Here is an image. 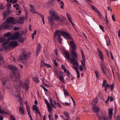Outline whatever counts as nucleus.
Instances as JSON below:
<instances>
[{
  "label": "nucleus",
  "instance_id": "18",
  "mask_svg": "<svg viewBox=\"0 0 120 120\" xmlns=\"http://www.w3.org/2000/svg\"><path fill=\"white\" fill-rule=\"evenodd\" d=\"M49 22V24L51 25H53L54 23V21L53 19L52 18H51L50 17H48Z\"/></svg>",
  "mask_w": 120,
  "mask_h": 120
},
{
  "label": "nucleus",
  "instance_id": "33",
  "mask_svg": "<svg viewBox=\"0 0 120 120\" xmlns=\"http://www.w3.org/2000/svg\"><path fill=\"white\" fill-rule=\"evenodd\" d=\"M41 47V45H40V44H39L38 47L37 49V51L36 54L37 55V56H38L39 54V50L40 49Z\"/></svg>",
  "mask_w": 120,
  "mask_h": 120
},
{
  "label": "nucleus",
  "instance_id": "45",
  "mask_svg": "<svg viewBox=\"0 0 120 120\" xmlns=\"http://www.w3.org/2000/svg\"><path fill=\"white\" fill-rule=\"evenodd\" d=\"M44 65L46 67H47L50 68V67H51V66L50 65L48 64H46V63L44 64Z\"/></svg>",
  "mask_w": 120,
  "mask_h": 120
},
{
  "label": "nucleus",
  "instance_id": "60",
  "mask_svg": "<svg viewBox=\"0 0 120 120\" xmlns=\"http://www.w3.org/2000/svg\"><path fill=\"white\" fill-rule=\"evenodd\" d=\"M28 114L29 115V116L30 117V120H33L32 119V117L31 115V113L29 114Z\"/></svg>",
  "mask_w": 120,
  "mask_h": 120
},
{
  "label": "nucleus",
  "instance_id": "47",
  "mask_svg": "<svg viewBox=\"0 0 120 120\" xmlns=\"http://www.w3.org/2000/svg\"><path fill=\"white\" fill-rule=\"evenodd\" d=\"M42 88L44 89V91L45 92H47L48 91V90L45 88L44 86H42Z\"/></svg>",
  "mask_w": 120,
  "mask_h": 120
},
{
  "label": "nucleus",
  "instance_id": "30",
  "mask_svg": "<svg viewBox=\"0 0 120 120\" xmlns=\"http://www.w3.org/2000/svg\"><path fill=\"white\" fill-rule=\"evenodd\" d=\"M0 113H4L6 114L8 113V112L5 110L0 109Z\"/></svg>",
  "mask_w": 120,
  "mask_h": 120
},
{
  "label": "nucleus",
  "instance_id": "32",
  "mask_svg": "<svg viewBox=\"0 0 120 120\" xmlns=\"http://www.w3.org/2000/svg\"><path fill=\"white\" fill-rule=\"evenodd\" d=\"M27 111L28 114L30 113V107L28 106H26Z\"/></svg>",
  "mask_w": 120,
  "mask_h": 120
},
{
  "label": "nucleus",
  "instance_id": "34",
  "mask_svg": "<svg viewBox=\"0 0 120 120\" xmlns=\"http://www.w3.org/2000/svg\"><path fill=\"white\" fill-rule=\"evenodd\" d=\"M85 58L82 59V60H81V62L83 66H85Z\"/></svg>",
  "mask_w": 120,
  "mask_h": 120
},
{
  "label": "nucleus",
  "instance_id": "24",
  "mask_svg": "<svg viewBox=\"0 0 120 120\" xmlns=\"http://www.w3.org/2000/svg\"><path fill=\"white\" fill-rule=\"evenodd\" d=\"M30 7L31 8V11L33 14L36 13V11L34 7L31 5H30Z\"/></svg>",
  "mask_w": 120,
  "mask_h": 120
},
{
  "label": "nucleus",
  "instance_id": "13",
  "mask_svg": "<svg viewBox=\"0 0 120 120\" xmlns=\"http://www.w3.org/2000/svg\"><path fill=\"white\" fill-rule=\"evenodd\" d=\"M71 54L73 58H71V59L72 58L74 59L75 60L77 61L76 58L78 57V56L76 53V51L71 50Z\"/></svg>",
  "mask_w": 120,
  "mask_h": 120
},
{
  "label": "nucleus",
  "instance_id": "27",
  "mask_svg": "<svg viewBox=\"0 0 120 120\" xmlns=\"http://www.w3.org/2000/svg\"><path fill=\"white\" fill-rule=\"evenodd\" d=\"M66 15L69 21L72 20L71 17L70 15L69 14L67 13L66 14Z\"/></svg>",
  "mask_w": 120,
  "mask_h": 120
},
{
  "label": "nucleus",
  "instance_id": "14",
  "mask_svg": "<svg viewBox=\"0 0 120 120\" xmlns=\"http://www.w3.org/2000/svg\"><path fill=\"white\" fill-rule=\"evenodd\" d=\"M97 51L99 53V56L102 62L104 61L103 54L102 51L99 49H98Z\"/></svg>",
  "mask_w": 120,
  "mask_h": 120
},
{
  "label": "nucleus",
  "instance_id": "20",
  "mask_svg": "<svg viewBox=\"0 0 120 120\" xmlns=\"http://www.w3.org/2000/svg\"><path fill=\"white\" fill-rule=\"evenodd\" d=\"M1 82L3 85H4L7 81V79L5 77L2 78L1 79Z\"/></svg>",
  "mask_w": 120,
  "mask_h": 120
},
{
  "label": "nucleus",
  "instance_id": "6",
  "mask_svg": "<svg viewBox=\"0 0 120 120\" xmlns=\"http://www.w3.org/2000/svg\"><path fill=\"white\" fill-rule=\"evenodd\" d=\"M6 23L8 24L9 26V29H10L12 27V26L11 25H9V23H11L13 24H15L16 23V21L13 17H10L7 19L6 22H5Z\"/></svg>",
  "mask_w": 120,
  "mask_h": 120
},
{
  "label": "nucleus",
  "instance_id": "25",
  "mask_svg": "<svg viewBox=\"0 0 120 120\" xmlns=\"http://www.w3.org/2000/svg\"><path fill=\"white\" fill-rule=\"evenodd\" d=\"M19 110L20 113L22 114H24V112L22 107L21 106L20 107Z\"/></svg>",
  "mask_w": 120,
  "mask_h": 120
},
{
  "label": "nucleus",
  "instance_id": "31",
  "mask_svg": "<svg viewBox=\"0 0 120 120\" xmlns=\"http://www.w3.org/2000/svg\"><path fill=\"white\" fill-rule=\"evenodd\" d=\"M64 115L66 117L68 118H70V117L69 115V114L67 112H64Z\"/></svg>",
  "mask_w": 120,
  "mask_h": 120
},
{
  "label": "nucleus",
  "instance_id": "19",
  "mask_svg": "<svg viewBox=\"0 0 120 120\" xmlns=\"http://www.w3.org/2000/svg\"><path fill=\"white\" fill-rule=\"evenodd\" d=\"M93 111L95 113H98L99 111V108L96 106H94L92 108Z\"/></svg>",
  "mask_w": 120,
  "mask_h": 120
},
{
  "label": "nucleus",
  "instance_id": "62",
  "mask_svg": "<svg viewBox=\"0 0 120 120\" xmlns=\"http://www.w3.org/2000/svg\"><path fill=\"white\" fill-rule=\"evenodd\" d=\"M57 105L59 107H60V108H62V107L61 106V105L60 103L58 102L57 103Z\"/></svg>",
  "mask_w": 120,
  "mask_h": 120
},
{
  "label": "nucleus",
  "instance_id": "5",
  "mask_svg": "<svg viewBox=\"0 0 120 120\" xmlns=\"http://www.w3.org/2000/svg\"><path fill=\"white\" fill-rule=\"evenodd\" d=\"M49 13L50 15V17H53L55 21L60 22V17L58 16L56 14L55 10H51L49 11Z\"/></svg>",
  "mask_w": 120,
  "mask_h": 120
},
{
  "label": "nucleus",
  "instance_id": "26",
  "mask_svg": "<svg viewBox=\"0 0 120 120\" xmlns=\"http://www.w3.org/2000/svg\"><path fill=\"white\" fill-rule=\"evenodd\" d=\"M32 79L36 83H38L39 82L38 78L37 77H34L32 78Z\"/></svg>",
  "mask_w": 120,
  "mask_h": 120
},
{
  "label": "nucleus",
  "instance_id": "51",
  "mask_svg": "<svg viewBox=\"0 0 120 120\" xmlns=\"http://www.w3.org/2000/svg\"><path fill=\"white\" fill-rule=\"evenodd\" d=\"M95 73L96 74V77H98V71L97 70H96L95 71Z\"/></svg>",
  "mask_w": 120,
  "mask_h": 120
},
{
  "label": "nucleus",
  "instance_id": "15",
  "mask_svg": "<svg viewBox=\"0 0 120 120\" xmlns=\"http://www.w3.org/2000/svg\"><path fill=\"white\" fill-rule=\"evenodd\" d=\"M63 73L61 72L59 75H57V77L59 79L60 81L63 83H65V80L63 77L61 76V75L62 74L63 75Z\"/></svg>",
  "mask_w": 120,
  "mask_h": 120
},
{
  "label": "nucleus",
  "instance_id": "41",
  "mask_svg": "<svg viewBox=\"0 0 120 120\" xmlns=\"http://www.w3.org/2000/svg\"><path fill=\"white\" fill-rule=\"evenodd\" d=\"M58 38V42L60 44H61L62 43V39L61 38V37Z\"/></svg>",
  "mask_w": 120,
  "mask_h": 120
},
{
  "label": "nucleus",
  "instance_id": "37",
  "mask_svg": "<svg viewBox=\"0 0 120 120\" xmlns=\"http://www.w3.org/2000/svg\"><path fill=\"white\" fill-rule=\"evenodd\" d=\"M60 4L61 5L60 8L62 9H64L63 7L64 6V4L63 1H61L60 2Z\"/></svg>",
  "mask_w": 120,
  "mask_h": 120
},
{
  "label": "nucleus",
  "instance_id": "17",
  "mask_svg": "<svg viewBox=\"0 0 120 120\" xmlns=\"http://www.w3.org/2000/svg\"><path fill=\"white\" fill-rule=\"evenodd\" d=\"M65 55V57H66L67 60L70 61H71V59H70L71 55L69 52H64Z\"/></svg>",
  "mask_w": 120,
  "mask_h": 120
},
{
  "label": "nucleus",
  "instance_id": "64",
  "mask_svg": "<svg viewBox=\"0 0 120 120\" xmlns=\"http://www.w3.org/2000/svg\"><path fill=\"white\" fill-rule=\"evenodd\" d=\"M66 73L67 74V76H69L70 72L68 70H67V72H66Z\"/></svg>",
  "mask_w": 120,
  "mask_h": 120
},
{
  "label": "nucleus",
  "instance_id": "9",
  "mask_svg": "<svg viewBox=\"0 0 120 120\" xmlns=\"http://www.w3.org/2000/svg\"><path fill=\"white\" fill-rule=\"evenodd\" d=\"M62 36L65 39L72 40V38L70 34L64 31L63 30H62Z\"/></svg>",
  "mask_w": 120,
  "mask_h": 120
},
{
  "label": "nucleus",
  "instance_id": "46",
  "mask_svg": "<svg viewBox=\"0 0 120 120\" xmlns=\"http://www.w3.org/2000/svg\"><path fill=\"white\" fill-rule=\"evenodd\" d=\"M99 27L100 29L101 30H102L103 32H104L105 31V30L103 29V27L102 26H101V25H99Z\"/></svg>",
  "mask_w": 120,
  "mask_h": 120
},
{
  "label": "nucleus",
  "instance_id": "11",
  "mask_svg": "<svg viewBox=\"0 0 120 120\" xmlns=\"http://www.w3.org/2000/svg\"><path fill=\"white\" fill-rule=\"evenodd\" d=\"M20 34L19 32H16L13 35L8 38V39L9 40H16L19 38Z\"/></svg>",
  "mask_w": 120,
  "mask_h": 120
},
{
  "label": "nucleus",
  "instance_id": "52",
  "mask_svg": "<svg viewBox=\"0 0 120 120\" xmlns=\"http://www.w3.org/2000/svg\"><path fill=\"white\" fill-rule=\"evenodd\" d=\"M110 86L111 87V90H113L114 88V85L113 84H112L110 85Z\"/></svg>",
  "mask_w": 120,
  "mask_h": 120
},
{
  "label": "nucleus",
  "instance_id": "59",
  "mask_svg": "<svg viewBox=\"0 0 120 120\" xmlns=\"http://www.w3.org/2000/svg\"><path fill=\"white\" fill-rule=\"evenodd\" d=\"M4 98V97L2 95L1 92L0 91V99H1Z\"/></svg>",
  "mask_w": 120,
  "mask_h": 120
},
{
  "label": "nucleus",
  "instance_id": "29",
  "mask_svg": "<svg viewBox=\"0 0 120 120\" xmlns=\"http://www.w3.org/2000/svg\"><path fill=\"white\" fill-rule=\"evenodd\" d=\"M33 110L36 111V112L38 110H39L37 106L34 105L33 107Z\"/></svg>",
  "mask_w": 120,
  "mask_h": 120
},
{
  "label": "nucleus",
  "instance_id": "58",
  "mask_svg": "<svg viewBox=\"0 0 120 120\" xmlns=\"http://www.w3.org/2000/svg\"><path fill=\"white\" fill-rule=\"evenodd\" d=\"M13 6L14 7H19V5L18 4H14L13 5Z\"/></svg>",
  "mask_w": 120,
  "mask_h": 120
},
{
  "label": "nucleus",
  "instance_id": "63",
  "mask_svg": "<svg viewBox=\"0 0 120 120\" xmlns=\"http://www.w3.org/2000/svg\"><path fill=\"white\" fill-rule=\"evenodd\" d=\"M106 42L107 45V46H108L109 45V44L110 43V41H106Z\"/></svg>",
  "mask_w": 120,
  "mask_h": 120
},
{
  "label": "nucleus",
  "instance_id": "55",
  "mask_svg": "<svg viewBox=\"0 0 120 120\" xmlns=\"http://www.w3.org/2000/svg\"><path fill=\"white\" fill-rule=\"evenodd\" d=\"M10 118L11 120H15L14 117L12 116H11Z\"/></svg>",
  "mask_w": 120,
  "mask_h": 120
},
{
  "label": "nucleus",
  "instance_id": "40",
  "mask_svg": "<svg viewBox=\"0 0 120 120\" xmlns=\"http://www.w3.org/2000/svg\"><path fill=\"white\" fill-rule=\"evenodd\" d=\"M107 81L106 80H104L103 82V83L102 84V86L103 87H105L106 85V83Z\"/></svg>",
  "mask_w": 120,
  "mask_h": 120
},
{
  "label": "nucleus",
  "instance_id": "61",
  "mask_svg": "<svg viewBox=\"0 0 120 120\" xmlns=\"http://www.w3.org/2000/svg\"><path fill=\"white\" fill-rule=\"evenodd\" d=\"M61 67L62 68L63 70L65 68V66L63 64L61 65Z\"/></svg>",
  "mask_w": 120,
  "mask_h": 120
},
{
  "label": "nucleus",
  "instance_id": "35",
  "mask_svg": "<svg viewBox=\"0 0 120 120\" xmlns=\"http://www.w3.org/2000/svg\"><path fill=\"white\" fill-rule=\"evenodd\" d=\"M24 39L22 37H20V38H19L18 40L19 41L21 42H23L24 41Z\"/></svg>",
  "mask_w": 120,
  "mask_h": 120
},
{
  "label": "nucleus",
  "instance_id": "39",
  "mask_svg": "<svg viewBox=\"0 0 120 120\" xmlns=\"http://www.w3.org/2000/svg\"><path fill=\"white\" fill-rule=\"evenodd\" d=\"M81 52L82 59L85 58V57L83 51L82 49L81 50Z\"/></svg>",
  "mask_w": 120,
  "mask_h": 120
},
{
  "label": "nucleus",
  "instance_id": "38",
  "mask_svg": "<svg viewBox=\"0 0 120 120\" xmlns=\"http://www.w3.org/2000/svg\"><path fill=\"white\" fill-rule=\"evenodd\" d=\"M17 1L18 0H10V2L13 4H14L16 3Z\"/></svg>",
  "mask_w": 120,
  "mask_h": 120
},
{
  "label": "nucleus",
  "instance_id": "48",
  "mask_svg": "<svg viewBox=\"0 0 120 120\" xmlns=\"http://www.w3.org/2000/svg\"><path fill=\"white\" fill-rule=\"evenodd\" d=\"M64 94L65 96H67L68 95V92L66 91H64Z\"/></svg>",
  "mask_w": 120,
  "mask_h": 120
},
{
  "label": "nucleus",
  "instance_id": "53",
  "mask_svg": "<svg viewBox=\"0 0 120 120\" xmlns=\"http://www.w3.org/2000/svg\"><path fill=\"white\" fill-rule=\"evenodd\" d=\"M3 59L2 56L0 52V60H2Z\"/></svg>",
  "mask_w": 120,
  "mask_h": 120
},
{
  "label": "nucleus",
  "instance_id": "56",
  "mask_svg": "<svg viewBox=\"0 0 120 120\" xmlns=\"http://www.w3.org/2000/svg\"><path fill=\"white\" fill-rule=\"evenodd\" d=\"M94 10L98 13H100V11L96 8Z\"/></svg>",
  "mask_w": 120,
  "mask_h": 120
},
{
  "label": "nucleus",
  "instance_id": "49",
  "mask_svg": "<svg viewBox=\"0 0 120 120\" xmlns=\"http://www.w3.org/2000/svg\"><path fill=\"white\" fill-rule=\"evenodd\" d=\"M50 104L51 105V106L55 109L56 108L55 105L54 104L53 102L51 103Z\"/></svg>",
  "mask_w": 120,
  "mask_h": 120
},
{
  "label": "nucleus",
  "instance_id": "7",
  "mask_svg": "<svg viewBox=\"0 0 120 120\" xmlns=\"http://www.w3.org/2000/svg\"><path fill=\"white\" fill-rule=\"evenodd\" d=\"M71 62L74 65V68L76 70V73L77 74V78H78L80 77V75L79 71L78 70V67L79 66V63L77 61L75 60L73 58H72L71 59Z\"/></svg>",
  "mask_w": 120,
  "mask_h": 120
},
{
  "label": "nucleus",
  "instance_id": "28",
  "mask_svg": "<svg viewBox=\"0 0 120 120\" xmlns=\"http://www.w3.org/2000/svg\"><path fill=\"white\" fill-rule=\"evenodd\" d=\"M11 35V33L10 32H8L7 33H6V34H4V37H9V38L10 37V36Z\"/></svg>",
  "mask_w": 120,
  "mask_h": 120
},
{
  "label": "nucleus",
  "instance_id": "50",
  "mask_svg": "<svg viewBox=\"0 0 120 120\" xmlns=\"http://www.w3.org/2000/svg\"><path fill=\"white\" fill-rule=\"evenodd\" d=\"M79 70L81 71H82L83 70V68L82 66V65H81L79 67Z\"/></svg>",
  "mask_w": 120,
  "mask_h": 120
},
{
  "label": "nucleus",
  "instance_id": "44",
  "mask_svg": "<svg viewBox=\"0 0 120 120\" xmlns=\"http://www.w3.org/2000/svg\"><path fill=\"white\" fill-rule=\"evenodd\" d=\"M44 64L45 63L43 61H42L41 63L40 64V67L41 68H42L43 67L44 65Z\"/></svg>",
  "mask_w": 120,
  "mask_h": 120
},
{
  "label": "nucleus",
  "instance_id": "10",
  "mask_svg": "<svg viewBox=\"0 0 120 120\" xmlns=\"http://www.w3.org/2000/svg\"><path fill=\"white\" fill-rule=\"evenodd\" d=\"M62 30H56L54 34V37L55 38L61 37V34L62 35Z\"/></svg>",
  "mask_w": 120,
  "mask_h": 120
},
{
  "label": "nucleus",
  "instance_id": "21",
  "mask_svg": "<svg viewBox=\"0 0 120 120\" xmlns=\"http://www.w3.org/2000/svg\"><path fill=\"white\" fill-rule=\"evenodd\" d=\"M24 20V18L23 17L21 18L20 19L16 21V23L19 24H22L23 23Z\"/></svg>",
  "mask_w": 120,
  "mask_h": 120
},
{
  "label": "nucleus",
  "instance_id": "22",
  "mask_svg": "<svg viewBox=\"0 0 120 120\" xmlns=\"http://www.w3.org/2000/svg\"><path fill=\"white\" fill-rule=\"evenodd\" d=\"M36 13H37V14H38L41 17V18L42 19V21H43V24H45V22L44 15H42V14H40V13H39L37 12L36 11Z\"/></svg>",
  "mask_w": 120,
  "mask_h": 120
},
{
  "label": "nucleus",
  "instance_id": "36",
  "mask_svg": "<svg viewBox=\"0 0 120 120\" xmlns=\"http://www.w3.org/2000/svg\"><path fill=\"white\" fill-rule=\"evenodd\" d=\"M5 38H0V43L3 42L5 40Z\"/></svg>",
  "mask_w": 120,
  "mask_h": 120
},
{
  "label": "nucleus",
  "instance_id": "4",
  "mask_svg": "<svg viewBox=\"0 0 120 120\" xmlns=\"http://www.w3.org/2000/svg\"><path fill=\"white\" fill-rule=\"evenodd\" d=\"M29 82V79H27L26 80L25 83H23L21 81H20L19 82L20 84V85L18 84H16L15 86L14 84V85L17 89L19 90L20 89V86H22L24 89H25L26 90H27L28 89L29 87L28 86Z\"/></svg>",
  "mask_w": 120,
  "mask_h": 120
},
{
  "label": "nucleus",
  "instance_id": "16",
  "mask_svg": "<svg viewBox=\"0 0 120 120\" xmlns=\"http://www.w3.org/2000/svg\"><path fill=\"white\" fill-rule=\"evenodd\" d=\"M70 44L71 45V48L72 49V50H76V45L73 41H71L70 42Z\"/></svg>",
  "mask_w": 120,
  "mask_h": 120
},
{
  "label": "nucleus",
  "instance_id": "43",
  "mask_svg": "<svg viewBox=\"0 0 120 120\" xmlns=\"http://www.w3.org/2000/svg\"><path fill=\"white\" fill-rule=\"evenodd\" d=\"M105 87V88H106L108 89L109 88L110 86L108 83H107Z\"/></svg>",
  "mask_w": 120,
  "mask_h": 120
},
{
  "label": "nucleus",
  "instance_id": "2",
  "mask_svg": "<svg viewBox=\"0 0 120 120\" xmlns=\"http://www.w3.org/2000/svg\"><path fill=\"white\" fill-rule=\"evenodd\" d=\"M8 41H5L2 44V45L5 49H9L11 48L10 46L14 47L18 45V42L15 41H11L8 45Z\"/></svg>",
  "mask_w": 120,
  "mask_h": 120
},
{
  "label": "nucleus",
  "instance_id": "12",
  "mask_svg": "<svg viewBox=\"0 0 120 120\" xmlns=\"http://www.w3.org/2000/svg\"><path fill=\"white\" fill-rule=\"evenodd\" d=\"M44 101L47 107L48 112L51 113H52V108L50 105V104L46 99H45Z\"/></svg>",
  "mask_w": 120,
  "mask_h": 120
},
{
  "label": "nucleus",
  "instance_id": "1",
  "mask_svg": "<svg viewBox=\"0 0 120 120\" xmlns=\"http://www.w3.org/2000/svg\"><path fill=\"white\" fill-rule=\"evenodd\" d=\"M8 67L10 70L12 71L14 73L13 77V78L11 77L12 79L14 81H17L20 76L18 72L17 71L16 67L15 66L12 65H8Z\"/></svg>",
  "mask_w": 120,
  "mask_h": 120
},
{
  "label": "nucleus",
  "instance_id": "54",
  "mask_svg": "<svg viewBox=\"0 0 120 120\" xmlns=\"http://www.w3.org/2000/svg\"><path fill=\"white\" fill-rule=\"evenodd\" d=\"M112 18L114 21H115L116 20L115 18V16L113 14L112 16Z\"/></svg>",
  "mask_w": 120,
  "mask_h": 120
},
{
  "label": "nucleus",
  "instance_id": "23",
  "mask_svg": "<svg viewBox=\"0 0 120 120\" xmlns=\"http://www.w3.org/2000/svg\"><path fill=\"white\" fill-rule=\"evenodd\" d=\"M97 98H95L94 99L91 103V105H92L93 106H95L97 103Z\"/></svg>",
  "mask_w": 120,
  "mask_h": 120
},
{
  "label": "nucleus",
  "instance_id": "3",
  "mask_svg": "<svg viewBox=\"0 0 120 120\" xmlns=\"http://www.w3.org/2000/svg\"><path fill=\"white\" fill-rule=\"evenodd\" d=\"M113 110V109L112 108H110L108 110L109 117H107L105 115L102 114L101 115L102 117L98 115H97L99 120H102V119L103 120H112Z\"/></svg>",
  "mask_w": 120,
  "mask_h": 120
},
{
  "label": "nucleus",
  "instance_id": "8",
  "mask_svg": "<svg viewBox=\"0 0 120 120\" xmlns=\"http://www.w3.org/2000/svg\"><path fill=\"white\" fill-rule=\"evenodd\" d=\"M30 56V52H28L25 54V52H24L22 54L21 56H20L19 60H23L29 58Z\"/></svg>",
  "mask_w": 120,
  "mask_h": 120
},
{
  "label": "nucleus",
  "instance_id": "57",
  "mask_svg": "<svg viewBox=\"0 0 120 120\" xmlns=\"http://www.w3.org/2000/svg\"><path fill=\"white\" fill-rule=\"evenodd\" d=\"M49 101L50 103H51L53 102V100L51 97L49 98Z\"/></svg>",
  "mask_w": 120,
  "mask_h": 120
},
{
  "label": "nucleus",
  "instance_id": "42",
  "mask_svg": "<svg viewBox=\"0 0 120 120\" xmlns=\"http://www.w3.org/2000/svg\"><path fill=\"white\" fill-rule=\"evenodd\" d=\"M101 69L102 71V73H103L105 75L106 74V72L105 71L102 66L101 67Z\"/></svg>",
  "mask_w": 120,
  "mask_h": 120
}]
</instances>
